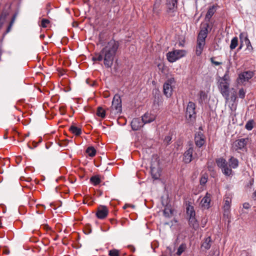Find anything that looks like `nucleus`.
Here are the masks:
<instances>
[{
	"instance_id": "f257e3e1",
	"label": "nucleus",
	"mask_w": 256,
	"mask_h": 256,
	"mask_svg": "<svg viewBox=\"0 0 256 256\" xmlns=\"http://www.w3.org/2000/svg\"><path fill=\"white\" fill-rule=\"evenodd\" d=\"M118 48V43L114 40H111L101 51L104 56V64L107 68L112 66Z\"/></svg>"
},
{
	"instance_id": "f03ea898",
	"label": "nucleus",
	"mask_w": 256,
	"mask_h": 256,
	"mask_svg": "<svg viewBox=\"0 0 256 256\" xmlns=\"http://www.w3.org/2000/svg\"><path fill=\"white\" fill-rule=\"evenodd\" d=\"M208 24H206L204 25L200 30L197 40V46L196 50V54L197 56H200L202 53L206 44V38L208 34Z\"/></svg>"
},
{
	"instance_id": "7ed1b4c3",
	"label": "nucleus",
	"mask_w": 256,
	"mask_h": 256,
	"mask_svg": "<svg viewBox=\"0 0 256 256\" xmlns=\"http://www.w3.org/2000/svg\"><path fill=\"white\" fill-rule=\"evenodd\" d=\"M230 80L227 73L218 80V90L226 100H228Z\"/></svg>"
},
{
	"instance_id": "20e7f679",
	"label": "nucleus",
	"mask_w": 256,
	"mask_h": 256,
	"mask_svg": "<svg viewBox=\"0 0 256 256\" xmlns=\"http://www.w3.org/2000/svg\"><path fill=\"white\" fill-rule=\"evenodd\" d=\"M122 110L121 98L119 95L116 94L113 98L112 105L110 108V115L112 116H114L117 114H120Z\"/></svg>"
},
{
	"instance_id": "39448f33",
	"label": "nucleus",
	"mask_w": 256,
	"mask_h": 256,
	"mask_svg": "<svg viewBox=\"0 0 256 256\" xmlns=\"http://www.w3.org/2000/svg\"><path fill=\"white\" fill-rule=\"evenodd\" d=\"M186 51L183 50H175L168 52L166 54L168 60L170 62H174L178 59L184 56Z\"/></svg>"
},
{
	"instance_id": "423d86ee",
	"label": "nucleus",
	"mask_w": 256,
	"mask_h": 256,
	"mask_svg": "<svg viewBox=\"0 0 256 256\" xmlns=\"http://www.w3.org/2000/svg\"><path fill=\"white\" fill-rule=\"evenodd\" d=\"M217 166L222 169V173L226 176H230L232 174V170L230 168L228 165L226 160L222 158H220L216 160Z\"/></svg>"
},
{
	"instance_id": "0eeeda50",
	"label": "nucleus",
	"mask_w": 256,
	"mask_h": 256,
	"mask_svg": "<svg viewBox=\"0 0 256 256\" xmlns=\"http://www.w3.org/2000/svg\"><path fill=\"white\" fill-rule=\"evenodd\" d=\"M226 102L232 111H234L237 106L236 92L234 88H232L230 94L228 96V100H226Z\"/></svg>"
},
{
	"instance_id": "6e6552de",
	"label": "nucleus",
	"mask_w": 256,
	"mask_h": 256,
	"mask_svg": "<svg viewBox=\"0 0 256 256\" xmlns=\"http://www.w3.org/2000/svg\"><path fill=\"white\" fill-rule=\"evenodd\" d=\"M248 142V138H240L236 140L232 144V148L237 152L245 151L246 150Z\"/></svg>"
},
{
	"instance_id": "1a4fd4ad",
	"label": "nucleus",
	"mask_w": 256,
	"mask_h": 256,
	"mask_svg": "<svg viewBox=\"0 0 256 256\" xmlns=\"http://www.w3.org/2000/svg\"><path fill=\"white\" fill-rule=\"evenodd\" d=\"M174 82V78H170L168 80L163 86V90L164 94L167 97L170 98L172 94V84Z\"/></svg>"
},
{
	"instance_id": "9d476101",
	"label": "nucleus",
	"mask_w": 256,
	"mask_h": 256,
	"mask_svg": "<svg viewBox=\"0 0 256 256\" xmlns=\"http://www.w3.org/2000/svg\"><path fill=\"white\" fill-rule=\"evenodd\" d=\"M232 202L231 198L228 196L225 197L224 199V205L223 206L224 209V216L229 219L230 218V204Z\"/></svg>"
},
{
	"instance_id": "9b49d317",
	"label": "nucleus",
	"mask_w": 256,
	"mask_h": 256,
	"mask_svg": "<svg viewBox=\"0 0 256 256\" xmlns=\"http://www.w3.org/2000/svg\"><path fill=\"white\" fill-rule=\"evenodd\" d=\"M254 76V72L252 71H246L240 73L237 80L238 84H244V82H248Z\"/></svg>"
},
{
	"instance_id": "f8f14e48",
	"label": "nucleus",
	"mask_w": 256,
	"mask_h": 256,
	"mask_svg": "<svg viewBox=\"0 0 256 256\" xmlns=\"http://www.w3.org/2000/svg\"><path fill=\"white\" fill-rule=\"evenodd\" d=\"M195 104L192 102H190L188 104L186 110V116L190 119H192L195 117Z\"/></svg>"
},
{
	"instance_id": "ddd939ff",
	"label": "nucleus",
	"mask_w": 256,
	"mask_h": 256,
	"mask_svg": "<svg viewBox=\"0 0 256 256\" xmlns=\"http://www.w3.org/2000/svg\"><path fill=\"white\" fill-rule=\"evenodd\" d=\"M194 140L196 146L200 148L205 144V136L201 132H199L196 134Z\"/></svg>"
},
{
	"instance_id": "4468645a",
	"label": "nucleus",
	"mask_w": 256,
	"mask_h": 256,
	"mask_svg": "<svg viewBox=\"0 0 256 256\" xmlns=\"http://www.w3.org/2000/svg\"><path fill=\"white\" fill-rule=\"evenodd\" d=\"M151 174L153 178L158 180L161 174V170L158 164H152L150 166Z\"/></svg>"
},
{
	"instance_id": "2eb2a0df",
	"label": "nucleus",
	"mask_w": 256,
	"mask_h": 256,
	"mask_svg": "<svg viewBox=\"0 0 256 256\" xmlns=\"http://www.w3.org/2000/svg\"><path fill=\"white\" fill-rule=\"evenodd\" d=\"M211 194L208 192H206V196L202 198L200 201V206L206 209L209 208L210 202L211 201Z\"/></svg>"
},
{
	"instance_id": "dca6fc26",
	"label": "nucleus",
	"mask_w": 256,
	"mask_h": 256,
	"mask_svg": "<svg viewBox=\"0 0 256 256\" xmlns=\"http://www.w3.org/2000/svg\"><path fill=\"white\" fill-rule=\"evenodd\" d=\"M143 126V122L140 118H134L131 122V126L134 130H140Z\"/></svg>"
},
{
	"instance_id": "f3484780",
	"label": "nucleus",
	"mask_w": 256,
	"mask_h": 256,
	"mask_svg": "<svg viewBox=\"0 0 256 256\" xmlns=\"http://www.w3.org/2000/svg\"><path fill=\"white\" fill-rule=\"evenodd\" d=\"M193 148L190 147L184 154V161L185 163H190L192 158Z\"/></svg>"
},
{
	"instance_id": "a211bd4d",
	"label": "nucleus",
	"mask_w": 256,
	"mask_h": 256,
	"mask_svg": "<svg viewBox=\"0 0 256 256\" xmlns=\"http://www.w3.org/2000/svg\"><path fill=\"white\" fill-rule=\"evenodd\" d=\"M108 214V210L106 206H100L98 208L96 212V216L98 218L102 219L106 216Z\"/></svg>"
},
{
	"instance_id": "6ab92c4d",
	"label": "nucleus",
	"mask_w": 256,
	"mask_h": 256,
	"mask_svg": "<svg viewBox=\"0 0 256 256\" xmlns=\"http://www.w3.org/2000/svg\"><path fill=\"white\" fill-rule=\"evenodd\" d=\"M141 119L144 124L150 123L154 120L156 119V116L154 114L146 112L142 116Z\"/></svg>"
},
{
	"instance_id": "aec40b11",
	"label": "nucleus",
	"mask_w": 256,
	"mask_h": 256,
	"mask_svg": "<svg viewBox=\"0 0 256 256\" xmlns=\"http://www.w3.org/2000/svg\"><path fill=\"white\" fill-rule=\"evenodd\" d=\"M240 44L239 47L240 49H241L244 45L246 44V43H249V39L248 38V34L246 33L242 32L240 34Z\"/></svg>"
},
{
	"instance_id": "412c9836",
	"label": "nucleus",
	"mask_w": 256,
	"mask_h": 256,
	"mask_svg": "<svg viewBox=\"0 0 256 256\" xmlns=\"http://www.w3.org/2000/svg\"><path fill=\"white\" fill-rule=\"evenodd\" d=\"M238 160L234 156H231L228 160V166L230 168L235 169L238 166Z\"/></svg>"
},
{
	"instance_id": "4be33fe9",
	"label": "nucleus",
	"mask_w": 256,
	"mask_h": 256,
	"mask_svg": "<svg viewBox=\"0 0 256 256\" xmlns=\"http://www.w3.org/2000/svg\"><path fill=\"white\" fill-rule=\"evenodd\" d=\"M8 14L6 12H2V14L0 16V28L2 27V26L8 22L7 20V16Z\"/></svg>"
},
{
	"instance_id": "5701e85b",
	"label": "nucleus",
	"mask_w": 256,
	"mask_h": 256,
	"mask_svg": "<svg viewBox=\"0 0 256 256\" xmlns=\"http://www.w3.org/2000/svg\"><path fill=\"white\" fill-rule=\"evenodd\" d=\"M216 11V8L215 6H213L211 7H210L206 16V18L208 20H210V18L212 17V16L214 15V14L215 13Z\"/></svg>"
},
{
	"instance_id": "b1692460",
	"label": "nucleus",
	"mask_w": 256,
	"mask_h": 256,
	"mask_svg": "<svg viewBox=\"0 0 256 256\" xmlns=\"http://www.w3.org/2000/svg\"><path fill=\"white\" fill-rule=\"evenodd\" d=\"M186 214L188 218L195 217L196 212L193 206L188 205L186 207Z\"/></svg>"
},
{
	"instance_id": "393cba45",
	"label": "nucleus",
	"mask_w": 256,
	"mask_h": 256,
	"mask_svg": "<svg viewBox=\"0 0 256 256\" xmlns=\"http://www.w3.org/2000/svg\"><path fill=\"white\" fill-rule=\"evenodd\" d=\"M189 224L190 226L194 230H196L198 227V224L195 217L189 218Z\"/></svg>"
},
{
	"instance_id": "a878e982",
	"label": "nucleus",
	"mask_w": 256,
	"mask_h": 256,
	"mask_svg": "<svg viewBox=\"0 0 256 256\" xmlns=\"http://www.w3.org/2000/svg\"><path fill=\"white\" fill-rule=\"evenodd\" d=\"M210 237L208 236L206 238H205L204 242H202V248H203L206 250H208L210 248Z\"/></svg>"
},
{
	"instance_id": "bb28decb",
	"label": "nucleus",
	"mask_w": 256,
	"mask_h": 256,
	"mask_svg": "<svg viewBox=\"0 0 256 256\" xmlns=\"http://www.w3.org/2000/svg\"><path fill=\"white\" fill-rule=\"evenodd\" d=\"M168 7L170 10H174L176 8V0H166Z\"/></svg>"
},
{
	"instance_id": "cd10ccee",
	"label": "nucleus",
	"mask_w": 256,
	"mask_h": 256,
	"mask_svg": "<svg viewBox=\"0 0 256 256\" xmlns=\"http://www.w3.org/2000/svg\"><path fill=\"white\" fill-rule=\"evenodd\" d=\"M70 130L76 136H79L82 132L81 128L74 126H72L70 128Z\"/></svg>"
},
{
	"instance_id": "c85d7f7f",
	"label": "nucleus",
	"mask_w": 256,
	"mask_h": 256,
	"mask_svg": "<svg viewBox=\"0 0 256 256\" xmlns=\"http://www.w3.org/2000/svg\"><path fill=\"white\" fill-rule=\"evenodd\" d=\"M90 181L94 186H96L101 182L100 178L98 176H92L90 178Z\"/></svg>"
},
{
	"instance_id": "c756f323",
	"label": "nucleus",
	"mask_w": 256,
	"mask_h": 256,
	"mask_svg": "<svg viewBox=\"0 0 256 256\" xmlns=\"http://www.w3.org/2000/svg\"><path fill=\"white\" fill-rule=\"evenodd\" d=\"M86 152L90 156L93 157L96 154V150L93 146H89L87 148Z\"/></svg>"
},
{
	"instance_id": "7c9ffc66",
	"label": "nucleus",
	"mask_w": 256,
	"mask_h": 256,
	"mask_svg": "<svg viewBox=\"0 0 256 256\" xmlns=\"http://www.w3.org/2000/svg\"><path fill=\"white\" fill-rule=\"evenodd\" d=\"M238 38L237 37H234L231 40L230 44V48L231 50L234 49L238 46Z\"/></svg>"
},
{
	"instance_id": "2f4dec72",
	"label": "nucleus",
	"mask_w": 256,
	"mask_h": 256,
	"mask_svg": "<svg viewBox=\"0 0 256 256\" xmlns=\"http://www.w3.org/2000/svg\"><path fill=\"white\" fill-rule=\"evenodd\" d=\"M96 114L102 118H104L106 116V112L102 108L99 107L98 108Z\"/></svg>"
},
{
	"instance_id": "473e14b6",
	"label": "nucleus",
	"mask_w": 256,
	"mask_h": 256,
	"mask_svg": "<svg viewBox=\"0 0 256 256\" xmlns=\"http://www.w3.org/2000/svg\"><path fill=\"white\" fill-rule=\"evenodd\" d=\"M185 249H186V246L184 244H180L176 254L178 256L181 255L182 254L184 251Z\"/></svg>"
},
{
	"instance_id": "72a5a7b5",
	"label": "nucleus",
	"mask_w": 256,
	"mask_h": 256,
	"mask_svg": "<svg viewBox=\"0 0 256 256\" xmlns=\"http://www.w3.org/2000/svg\"><path fill=\"white\" fill-rule=\"evenodd\" d=\"M102 60H104V56L102 54V52L100 54H96L95 56L92 58V60L94 61H101Z\"/></svg>"
},
{
	"instance_id": "f704fd0d",
	"label": "nucleus",
	"mask_w": 256,
	"mask_h": 256,
	"mask_svg": "<svg viewBox=\"0 0 256 256\" xmlns=\"http://www.w3.org/2000/svg\"><path fill=\"white\" fill-rule=\"evenodd\" d=\"M14 20H15V18H14V16L12 18V19L11 20L10 22L9 23V24L6 28L5 34L8 33L10 31L14 23Z\"/></svg>"
},
{
	"instance_id": "c9c22d12",
	"label": "nucleus",
	"mask_w": 256,
	"mask_h": 256,
	"mask_svg": "<svg viewBox=\"0 0 256 256\" xmlns=\"http://www.w3.org/2000/svg\"><path fill=\"white\" fill-rule=\"evenodd\" d=\"M108 254L110 256H120L119 251L116 249L110 250Z\"/></svg>"
},
{
	"instance_id": "e433bc0d",
	"label": "nucleus",
	"mask_w": 256,
	"mask_h": 256,
	"mask_svg": "<svg viewBox=\"0 0 256 256\" xmlns=\"http://www.w3.org/2000/svg\"><path fill=\"white\" fill-rule=\"evenodd\" d=\"M253 121L252 120H250L247 122L245 126V128L246 130H250L253 128Z\"/></svg>"
},
{
	"instance_id": "4c0bfd02",
	"label": "nucleus",
	"mask_w": 256,
	"mask_h": 256,
	"mask_svg": "<svg viewBox=\"0 0 256 256\" xmlns=\"http://www.w3.org/2000/svg\"><path fill=\"white\" fill-rule=\"evenodd\" d=\"M238 97L240 98H244L245 97V95H246L245 90L242 88L240 89V90L238 91Z\"/></svg>"
},
{
	"instance_id": "58836bf2",
	"label": "nucleus",
	"mask_w": 256,
	"mask_h": 256,
	"mask_svg": "<svg viewBox=\"0 0 256 256\" xmlns=\"http://www.w3.org/2000/svg\"><path fill=\"white\" fill-rule=\"evenodd\" d=\"M208 181V176L206 175H204L202 176L200 180V184L201 185H204Z\"/></svg>"
},
{
	"instance_id": "ea45409f",
	"label": "nucleus",
	"mask_w": 256,
	"mask_h": 256,
	"mask_svg": "<svg viewBox=\"0 0 256 256\" xmlns=\"http://www.w3.org/2000/svg\"><path fill=\"white\" fill-rule=\"evenodd\" d=\"M50 23V21L46 19H42L41 22V26L43 28H46Z\"/></svg>"
},
{
	"instance_id": "a19ab883",
	"label": "nucleus",
	"mask_w": 256,
	"mask_h": 256,
	"mask_svg": "<svg viewBox=\"0 0 256 256\" xmlns=\"http://www.w3.org/2000/svg\"><path fill=\"white\" fill-rule=\"evenodd\" d=\"M169 212L171 214L172 213V210L168 208H165L164 210V213L166 216H170Z\"/></svg>"
},
{
	"instance_id": "79ce46f5",
	"label": "nucleus",
	"mask_w": 256,
	"mask_h": 256,
	"mask_svg": "<svg viewBox=\"0 0 256 256\" xmlns=\"http://www.w3.org/2000/svg\"><path fill=\"white\" fill-rule=\"evenodd\" d=\"M200 96L202 100H204L206 98V94L204 92L201 91L200 92Z\"/></svg>"
},
{
	"instance_id": "37998d69",
	"label": "nucleus",
	"mask_w": 256,
	"mask_h": 256,
	"mask_svg": "<svg viewBox=\"0 0 256 256\" xmlns=\"http://www.w3.org/2000/svg\"><path fill=\"white\" fill-rule=\"evenodd\" d=\"M245 45L246 46L247 50L248 51H249L250 52H252L253 48H252V46L251 44L250 41L249 40V43L248 44V42L246 43V44Z\"/></svg>"
},
{
	"instance_id": "c03bdc74",
	"label": "nucleus",
	"mask_w": 256,
	"mask_h": 256,
	"mask_svg": "<svg viewBox=\"0 0 256 256\" xmlns=\"http://www.w3.org/2000/svg\"><path fill=\"white\" fill-rule=\"evenodd\" d=\"M210 61L212 62V63L216 66H219L220 64H222V62H217V61H215L214 60V58H210Z\"/></svg>"
},
{
	"instance_id": "a18cd8bd",
	"label": "nucleus",
	"mask_w": 256,
	"mask_h": 256,
	"mask_svg": "<svg viewBox=\"0 0 256 256\" xmlns=\"http://www.w3.org/2000/svg\"><path fill=\"white\" fill-rule=\"evenodd\" d=\"M243 208L245 209H248L250 208V204L248 203H244L243 204Z\"/></svg>"
},
{
	"instance_id": "49530a36",
	"label": "nucleus",
	"mask_w": 256,
	"mask_h": 256,
	"mask_svg": "<svg viewBox=\"0 0 256 256\" xmlns=\"http://www.w3.org/2000/svg\"><path fill=\"white\" fill-rule=\"evenodd\" d=\"M158 6H159V4H158V3H156V4H154V8H153V10H154V12H155V10H155V9H156L157 7H158Z\"/></svg>"
},
{
	"instance_id": "de8ad7c7",
	"label": "nucleus",
	"mask_w": 256,
	"mask_h": 256,
	"mask_svg": "<svg viewBox=\"0 0 256 256\" xmlns=\"http://www.w3.org/2000/svg\"><path fill=\"white\" fill-rule=\"evenodd\" d=\"M170 139L171 138L169 136H168L167 138H166L165 140L170 141Z\"/></svg>"
},
{
	"instance_id": "09e8293b",
	"label": "nucleus",
	"mask_w": 256,
	"mask_h": 256,
	"mask_svg": "<svg viewBox=\"0 0 256 256\" xmlns=\"http://www.w3.org/2000/svg\"><path fill=\"white\" fill-rule=\"evenodd\" d=\"M128 206V204H125V205L124 206V209H126V208Z\"/></svg>"
},
{
	"instance_id": "8fccbe9b",
	"label": "nucleus",
	"mask_w": 256,
	"mask_h": 256,
	"mask_svg": "<svg viewBox=\"0 0 256 256\" xmlns=\"http://www.w3.org/2000/svg\"><path fill=\"white\" fill-rule=\"evenodd\" d=\"M106 0L110 3L112 2L111 1H112V2L114 1V0Z\"/></svg>"
}]
</instances>
